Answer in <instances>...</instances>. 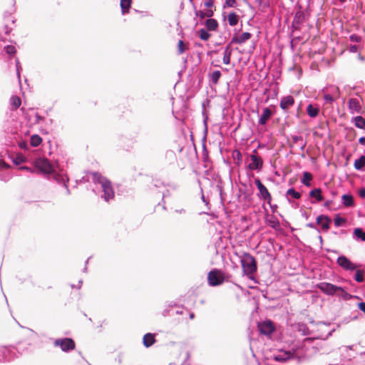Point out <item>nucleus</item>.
Here are the masks:
<instances>
[{
  "instance_id": "39448f33",
  "label": "nucleus",
  "mask_w": 365,
  "mask_h": 365,
  "mask_svg": "<svg viewBox=\"0 0 365 365\" xmlns=\"http://www.w3.org/2000/svg\"><path fill=\"white\" fill-rule=\"evenodd\" d=\"M53 344L64 352H68L75 349V342L70 338L57 339Z\"/></svg>"
},
{
  "instance_id": "4c0bfd02",
  "label": "nucleus",
  "mask_w": 365,
  "mask_h": 365,
  "mask_svg": "<svg viewBox=\"0 0 365 365\" xmlns=\"http://www.w3.org/2000/svg\"><path fill=\"white\" fill-rule=\"evenodd\" d=\"M200 38L203 41H207L210 36V34L205 29H201L198 31Z\"/></svg>"
},
{
  "instance_id": "4be33fe9",
  "label": "nucleus",
  "mask_w": 365,
  "mask_h": 365,
  "mask_svg": "<svg viewBox=\"0 0 365 365\" xmlns=\"http://www.w3.org/2000/svg\"><path fill=\"white\" fill-rule=\"evenodd\" d=\"M309 196L315 198L317 202H321L324 200L320 188H314L309 192Z\"/></svg>"
},
{
  "instance_id": "cd10ccee",
  "label": "nucleus",
  "mask_w": 365,
  "mask_h": 365,
  "mask_svg": "<svg viewBox=\"0 0 365 365\" xmlns=\"http://www.w3.org/2000/svg\"><path fill=\"white\" fill-rule=\"evenodd\" d=\"M353 121L354 122V125L356 128L360 129L365 128V119L360 115L356 116L353 118Z\"/></svg>"
},
{
  "instance_id": "7c9ffc66",
  "label": "nucleus",
  "mask_w": 365,
  "mask_h": 365,
  "mask_svg": "<svg viewBox=\"0 0 365 365\" xmlns=\"http://www.w3.org/2000/svg\"><path fill=\"white\" fill-rule=\"evenodd\" d=\"M312 175L309 172H304L302 179V182L307 187L311 186L310 181L312 180Z\"/></svg>"
},
{
  "instance_id": "774afa93",
  "label": "nucleus",
  "mask_w": 365,
  "mask_h": 365,
  "mask_svg": "<svg viewBox=\"0 0 365 365\" xmlns=\"http://www.w3.org/2000/svg\"><path fill=\"white\" fill-rule=\"evenodd\" d=\"M168 314H169V310H168V309H165V310L163 311V315L164 317H166V316H168Z\"/></svg>"
},
{
  "instance_id": "9d476101",
  "label": "nucleus",
  "mask_w": 365,
  "mask_h": 365,
  "mask_svg": "<svg viewBox=\"0 0 365 365\" xmlns=\"http://www.w3.org/2000/svg\"><path fill=\"white\" fill-rule=\"evenodd\" d=\"M36 167L44 173H51L53 170L52 165L46 158L38 159L36 161Z\"/></svg>"
},
{
  "instance_id": "2f4dec72",
  "label": "nucleus",
  "mask_w": 365,
  "mask_h": 365,
  "mask_svg": "<svg viewBox=\"0 0 365 365\" xmlns=\"http://www.w3.org/2000/svg\"><path fill=\"white\" fill-rule=\"evenodd\" d=\"M21 98L17 96H12L10 98V104L12 106L14 110L19 108L21 106Z\"/></svg>"
},
{
  "instance_id": "c756f323",
  "label": "nucleus",
  "mask_w": 365,
  "mask_h": 365,
  "mask_svg": "<svg viewBox=\"0 0 365 365\" xmlns=\"http://www.w3.org/2000/svg\"><path fill=\"white\" fill-rule=\"evenodd\" d=\"M221 72L220 71H215L210 75V81L212 84H217L220 78L221 77Z\"/></svg>"
},
{
  "instance_id": "1a4fd4ad",
  "label": "nucleus",
  "mask_w": 365,
  "mask_h": 365,
  "mask_svg": "<svg viewBox=\"0 0 365 365\" xmlns=\"http://www.w3.org/2000/svg\"><path fill=\"white\" fill-rule=\"evenodd\" d=\"M337 264L345 270L354 271L356 265L344 255L339 256L336 259Z\"/></svg>"
},
{
  "instance_id": "13d9d810",
  "label": "nucleus",
  "mask_w": 365,
  "mask_h": 365,
  "mask_svg": "<svg viewBox=\"0 0 365 365\" xmlns=\"http://www.w3.org/2000/svg\"><path fill=\"white\" fill-rule=\"evenodd\" d=\"M359 195L361 198H365V187H363L359 190Z\"/></svg>"
},
{
  "instance_id": "de8ad7c7",
  "label": "nucleus",
  "mask_w": 365,
  "mask_h": 365,
  "mask_svg": "<svg viewBox=\"0 0 365 365\" xmlns=\"http://www.w3.org/2000/svg\"><path fill=\"white\" fill-rule=\"evenodd\" d=\"M350 40L353 42H359L361 41V37L356 34H352L350 36Z\"/></svg>"
},
{
  "instance_id": "dca6fc26",
  "label": "nucleus",
  "mask_w": 365,
  "mask_h": 365,
  "mask_svg": "<svg viewBox=\"0 0 365 365\" xmlns=\"http://www.w3.org/2000/svg\"><path fill=\"white\" fill-rule=\"evenodd\" d=\"M272 115V111L269 108H264L262 110V113L259 117V124L260 125H265L267 122V120L270 118V117Z\"/></svg>"
},
{
  "instance_id": "20e7f679",
  "label": "nucleus",
  "mask_w": 365,
  "mask_h": 365,
  "mask_svg": "<svg viewBox=\"0 0 365 365\" xmlns=\"http://www.w3.org/2000/svg\"><path fill=\"white\" fill-rule=\"evenodd\" d=\"M207 280L210 286L216 287L224 282V277L220 270L213 269L208 273Z\"/></svg>"
},
{
  "instance_id": "a18cd8bd",
  "label": "nucleus",
  "mask_w": 365,
  "mask_h": 365,
  "mask_svg": "<svg viewBox=\"0 0 365 365\" xmlns=\"http://www.w3.org/2000/svg\"><path fill=\"white\" fill-rule=\"evenodd\" d=\"M195 14L196 16L200 17L201 19H203L205 17V12L201 10H196L195 11Z\"/></svg>"
},
{
  "instance_id": "0eeeda50",
  "label": "nucleus",
  "mask_w": 365,
  "mask_h": 365,
  "mask_svg": "<svg viewBox=\"0 0 365 365\" xmlns=\"http://www.w3.org/2000/svg\"><path fill=\"white\" fill-rule=\"evenodd\" d=\"M15 349L13 347H0V363L12 360L15 356Z\"/></svg>"
},
{
  "instance_id": "6ab92c4d",
  "label": "nucleus",
  "mask_w": 365,
  "mask_h": 365,
  "mask_svg": "<svg viewBox=\"0 0 365 365\" xmlns=\"http://www.w3.org/2000/svg\"><path fill=\"white\" fill-rule=\"evenodd\" d=\"M339 289H337L336 293L334 295H336L338 297L342 299L343 300H349L351 298L354 297L351 294L348 293L344 288L341 287H339Z\"/></svg>"
},
{
  "instance_id": "5fc2aeb1",
  "label": "nucleus",
  "mask_w": 365,
  "mask_h": 365,
  "mask_svg": "<svg viewBox=\"0 0 365 365\" xmlns=\"http://www.w3.org/2000/svg\"><path fill=\"white\" fill-rule=\"evenodd\" d=\"M358 50V46L356 45H351L349 47V51L351 53H356Z\"/></svg>"
},
{
  "instance_id": "052dcab7",
  "label": "nucleus",
  "mask_w": 365,
  "mask_h": 365,
  "mask_svg": "<svg viewBox=\"0 0 365 365\" xmlns=\"http://www.w3.org/2000/svg\"><path fill=\"white\" fill-rule=\"evenodd\" d=\"M16 71H17V76H18L19 78H20L19 62L18 60H16Z\"/></svg>"
},
{
  "instance_id": "a19ab883",
  "label": "nucleus",
  "mask_w": 365,
  "mask_h": 365,
  "mask_svg": "<svg viewBox=\"0 0 365 365\" xmlns=\"http://www.w3.org/2000/svg\"><path fill=\"white\" fill-rule=\"evenodd\" d=\"M4 49L6 51V53L9 55L14 54L16 52V49L15 46L13 45L6 46H4Z\"/></svg>"
},
{
  "instance_id": "a211bd4d",
  "label": "nucleus",
  "mask_w": 365,
  "mask_h": 365,
  "mask_svg": "<svg viewBox=\"0 0 365 365\" xmlns=\"http://www.w3.org/2000/svg\"><path fill=\"white\" fill-rule=\"evenodd\" d=\"M353 238L356 241L365 242V232L362 228H355L353 232Z\"/></svg>"
},
{
  "instance_id": "f704fd0d",
  "label": "nucleus",
  "mask_w": 365,
  "mask_h": 365,
  "mask_svg": "<svg viewBox=\"0 0 365 365\" xmlns=\"http://www.w3.org/2000/svg\"><path fill=\"white\" fill-rule=\"evenodd\" d=\"M287 195L291 196L294 199H299L301 197V194L296 191L294 188H289L287 191Z\"/></svg>"
},
{
  "instance_id": "37998d69",
  "label": "nucleus",
  "mask_w": 365,
  "mask_h": 365,
  "mask_svg": "<svg viewBox=\"0 0 365 365\" xmlns=\"http://www.w3.org/2000/svg\"><path fill=\"white\" fill-rule=\"evenodd\" d=\"M324 100L326 101V103H330V104L332 103L334 101V98L330 94H324Z\"/></svg>"
},
{
  "instance_id": "6e6d98bb",
  "label": "nucleus",
  "mask_w": 365,
  "mask_h": 365,
  "mask_svg": "<svg viewBox=\"0 0 365 365\" xmlns=\"http://www.w3.org/2000/svg\"><path fill=\"white\" fill-rule=\"evenodd\" d=\"M307 227L310 228L315 229L318 232H319V228L317 227L316 225L314 223L310 222L307 225Z\"/></svg>"
},
{
  "instance_id": "2eb2a0df",
  "label": "nucleus",
  "mask_w": 365,
  "mask_h": 365,
  "mask_svg": "<svg viewBox=\"0 0 365 365\" xmlns=\"http://www.w3.org/2000/svg\"><path fill=\"white\" fill-rule=\"evenodd\" d=\"M294 99L292 96H286L282 98L279 103L280 108L285 110H287L290 106L294 105Z\"/></svg>"
},
{
  "instance_id": "393cba45",
  "label": "nucleus",
  "mask_w": 365,
  "mask_h": 365,
  "mask_svg": "<svg viewBox=\"0 0 365 365\" xmlns=\"http://www.w3.org/2000/svg\"><path fill=\"white\" fill-rule=\"evenodd\" d=\"M231 55H232V50L230 48V43L225 48V51H224L223 63L225 64H226V65L230 64Z\"/></svg>"
},
{
  "instance_id": "4d7b16f0",
  "label": "nucleus",
  "mask_w": 365,
  "mask_h": 365,
  "mask_svg": "<svg viewBox=\"0 0 365 365\" xmlns=\"http://www.w3.org/2000/svg\"><path fill=\"white\" fill-rule=\"evenodd\" d=\"M13 161L16 165H19L20 163H21L23 162V159L21 157H19V158H15Z\"/></svg>"
},
{
  "instance_id": "c03bdc74",
  "label": "nucleus",
  "mask_w": 365,
  "mask_h": 365,
  "mask_svg": "<svg viewBox=\"0 0 365 365\" xmlns=\"http://www.w3.org/2000/svg\"><path fill=\"white\" fill-rule=\"evenodd\" d=\"M44 119H45L44 117L40 115L38 113H36V115H35V122H34V123L38 124L41 121L44 120Z\"/></svg>"
},
{
  "instance_id": "f03ea898",
  "label": "nucleus",
  "mask_w": 365,
  "mask_h": 365,
  "mask_svg": "<svg viewBox=\"0 0 365 365\" xmlns=\"http://www.w3.org/2000/svg\"><path fill=\"white\" fill-rule=\"evenodd\" d=\"M272 358L274 361L281 363L291 359H297L300 362L305 358V351L303 346H298L292 348L291 350H278L273 354Z\"/></svg>"
},
{
  "instance_id": "58836bf2",
  "label": "nucleus",
  "mask_w": 365,
  "mask_h": 365,
  "mask_svg": "<svg viewBox=\"0 0 365 365\" xmlns=\"http://www.w3.org/2000/svg\"><path fill=\"white\" fill-rule=\"evenodd\" d=\"M330 222L331 219L328 216H327V219H324V221H322V224L320 225L322 229L324 231H327L329 229Z\"/></svg>"
},
{
  "instance_id": "9b49d317",
  "label": "nucleus",
  "mask_w": 365,
  "mask_h": 365,
  "mask_svg": "<svg viewBox=\"0 0 365 365\" xmlns=\"http://www.w3.org/2000/svg\"><path fill=\"white\" fill-rule=\"evenodd\" d=\"M258 328L260 333L264 335H269L274 330L273 323L270 320L259 322L258 324Z\"/></svg>"
},
{
  "instance_id": "aec40b11",
  "label": "nucleus",
  "mask_w": 365,
  "mask_h": 365,
  "mask_svg": "<svg viewBox=\"0 0 365 365\" xmlns=\"http://www.w3.org/2000/svg\"><path fill=\"white\" fill-rule=\"evenodd\" d=\"M55 178L58 183L63 184V186L64 187V188L66 190V194L67 195H69L71 194V192H70V190L68 186V178H64L63 176H60L58 175H56Z\"/></svg>"
},
{
  "instance_id": "bf43d9fd",
  "label": "nucleus",
  "mask_w": 365,
  "mask_h": 365,
  "mask_svg": "<svg viewBox=\"0 0 365 365\" xmlns=\"http://www.w3.org/2000/svg\"><path fill=\"white\" fill-rule=\"evenodd\" d=\"M19 147L22 149H27V144L25 142H21L19 143Z\"/></svg>"
},
{
  "instance_id": "8fccbe9b",
  "label": "nucleus",
  "mask_w": 365,
  "mask_h": 365,
  "mask_svg": "<svg viewBox=\"0 0 365 365\" xmlns=\"http://www.w3.org/2000/svg\"><path fill=\"white\" fill-rule=\"evenodd\" d=\"M205 17L207 16V17H208V18H210H210L213 16L214 12H213V11H212V10H211V9H208V10H207V11L205 12Z\"/></svg>"
},
{
  "instance_id": "4468645a",
  "label": "nucleus",
  "mask_w": 365,
  "mask_h": 365,
  "mask_svg": "<svg viewBox=\"0 0 365 365\" xmlns=\"http://www.w3.org/2000/svg\"><path fill=\"white\" fill-rule=\"evenodd\" d=\"M251 38V34L249 32H244L240 36H235L232 38L231 43L242 44Z\"/></svg>"
},
{
  "instance_id": "864d4df0",
  "label": "nucleus",
  "mask_w": 365,
  "mask_h": 365,
  "mask_svg": "<svg viewBox=\"0 0 365 365\" xmlns=\"http://www.w3.org/2000/svg\"><path fill=\"white\" fill-rule=\"evenodd\" d=\"M214 5V1L213 0H207L205 2V6L206 7H212V6Z\"/></svg>"
},
{
  "instance_id": "3c124183",
  "label": "nucleus",
  "mask_w": 365,
  "mask_h": 365,
  "mask_svg": "<svg viewBox=\"0 0 365 365\" xmlns=\"http://www.w3.org/2000/svg\"><path fill=\"white\" fill-rule=\"evenodd\" d=\"M174 212L179 215H185L186 213V210L183 208L175 209Z\"/></svg>"
},
{
  "instance_id": "79ce46f5",
  "label": "nucleus",
  "mask_w": 365,
  "mask_h": 365,
  "mask_svg": "<svg viewBox=\"0 0 365 365\" xmlns=\"http://www.w3.org/2000/svg\"><path fill=\"white\" fill-rule=\"evenodd\" d=\"M334 225L336 227H339L341 226L343 223L345 222V220L344 218L339 216V215H336L334 219Z\"/></svg>"
},
{
  "instance_id": "e2e57ef3",
  "label": "nucleus",
  "mask_w": 365,
  "mask_h": 365,
  "mask_svg": "<svg viewBox=\"0 0 365 365\" xmlns=\"http://www.w3.org/2000/svg\"><path fill=\"white\" fill-rule=\"evenodd\" d=\"M331 204V200H327V201L324 202V206L325 207H329Z\"/></svg>"
},
{
  "instance_id": "338daca9",
  "label": "nucleus",
  "mask_w": 365,
  "mask_h": 365,
  "mask_svg": "<svg viewBox=\"0 0 365 365\" xmlns=\"http://www.w3.org/2000/svg\"><path fill=\"white\" fill-rule=\"evenodd\" d=\"M90 257L87 259V260L86 261V264H85V267L83 269V272H87V264L88 263V260H89Z\"/></svg>"
},
{
  "instance_id": "49530a36",
  "label": "nucleus",
  "mask_w": 365,
  "mask_h": 365,
  "mask_svg": "<svg viewBox=\"0 0 365 365\" xmlns=\"http://www.w3.org/2000/svg\"><path fill=\"white\" fill-rule=\"evenodd\" d=\"M324 219H327V215H319L317 217V222H316L317 224L320 225L322 224V222L324 221Z\"/></svg>"
},
{
  "instance_id": "f257e3e1",
  "label": "nucleus",
  "mask_w": 365,
  "mask_h": 365,
  "mask_svg": "<svg viewBox=\"0 0 365 365\" xmlns=\"http://www.w3.org/2000/svg\"><path fill=\"white\" fill-rule=\"evenodd\" d=\"M91 179L93 182L96 185V188L101 189L103 192L101 195L102 199L108 202L114 198L115 192L110 180L98 172L92 173Z\"/></svg>"
},
{
  "instance_id": "bb28decb",
  "label": "nucleus",
  "mask_w": 365,
  "mask_h": 365,
  "mask_svg": "<svg viewBox=\"0 0 365 365\" xmlns=\"http://www.w3.org/2000/svg\"><path fill=\"white\" fill-rule=\"evenodd\" d=\"M292 140L294 143L300 145V150L304 151L307 145L306 141L304 140L303 137L301 135H292Z\"/></svg>"
},
{
  "instance_id": "680f3d73",
  "label": "nucleus",
  "mask_w": 365,
  "mask_h": 365,
  "mask_svg": "<svg viewBox=\"0 0 365 365\" xmlns=\"http://www.w3.org/2000/svg\"><path fill=\"white\" fill-rule=\"evenodd\" d=\"M83 283V280L81 279L79 280L78 283V286L77 287H75L74 285H71V287L72 288H74V287H76L77 289H80L81 287V284Z\"/></svg>"
},
{
  "instance_id": "412c9836",
  "label": "nucleus",
  "mask_w": 365,
  "mask_h": 365,
  "mask_svg": "<svg viewBox=\"0 0 365 365\" xmlns=\"http://www.w3.org/2000/svg\"><path fill=\"white\" fill-rule=\"evenodd\" d=\"M342 204L345 207H351L354 204V197L351 195L344 194L341 197Z\"/></svg>"
},
{
  "instance_id": "423d86ee",
  "label": "nucleus",
  "mask_w": 365,
  "mask_h": 365,
  "mask_svg": "<svg viewBox=\"0 0 365 365\" xmlns=\"http://www.w3.org/2000/svg\"><path fill=\"white\" fill-rule=\"evenodd\" d=\"M316 287L324 294L329 296H334L337 289H339V286L325 282L318 283Z\"/></svg>"
},
{
  "instance_id": "09e8293b",
  "label": "nucleus",
  "mask_w": 365,
  "mask_h": 365,
  "mask_svg": "<svg viewBox=\"0 0 365 365\" xmlns=\"http://www.w3.org/2000/svg\"><path fill=\"white\" fill-rule=\"evenodd\" d=\"M236 3L235 0H225V4L229 7H233Z\"/></svg>"
},
{
  "instance_id": "f3484780",
  "label": "nucleus",
  "mask_w": 365,
  "mask_h": 365,
  "mask_svg": "<svg viewBox=\"0 0 365 365\" xmlns=\"http://www.w3.org/2000/svg\"><path fill=\"white\" fill-rule=\"evenodd\" d=\"M155 342V334L147 333L144 335L143 339V345L148 348Z\"/></svg>"
},
{
  "instance_id": "72a5a7b5",
  "label": "nucleus",
  "mask_w": 365,
  "mask_h": 365,
  "mask_svg": "<svg viewBox=\"0 0 365 365\" xmlns=\"http://www.w3.org/2000/svg\"><path fill=\"white\" fill-rule=\"evenodd\" d=\"M229 24L232 26H234L238 23V16L234 13H230L227 16Z\"/></svg>"
},
{
  "instance_id": "603ef678",
  "label": "nucleus",
  "mask_w": 365,
  "mask_h": 365,
  "mask_svg": "<svg viewBox=\"0 0 365 365\" xmlns=\"http://www.w3.org/2000/svg\"><path fill=\"white\" fill-rule=\"evenodd\" d=\"M359 309L365 314V302H360L358 304Z\"/></svg>"
},
{
  "instance_id": "473e14b6",
  "label": "nucleus",
  "mask_w": 365,
  "mask_h": 365,
  "mask_svg": "<svg viewBox=\"0 0 365 365\" xmlns=\"http://www.w3.org/2000/svg\"><path fill=\"white\" fill-rule=\"evenodd\" d=\"M42 142V138L38 135H33L30 139V143L33 147L38 146Z\"/></svg>"
},
{
  "instance_id": "6e6552de",
  "label": "nucleus",
  "mask_w": 365,
  "mask_h": 365,
  "mask_svg": "<svg viewBox=\"0 0 365 365\" xmlns=\"http://www.w3.org/2000/svg\"><path fill=\"white\" fill-rule=\"evenodd\" d=\"M255 182L259 191V197L264 201L267 202V203L270 204L272 197L267 188L262 183L260 180L258 178L255 179Z\"/></svg>"
},
{
  "instance_id": "a878e982",
  "label": "nucleus",
  "mask_w": 365,
  "mask_h": 365,
  "mask_svg": "<svg viewBox=\"0 0 365 365\" xmlns=\"http://www.w3.org/2000/svg\"><path fill=\"white\" fill-rule=\"evenodd\" d=\"M205 24L207 29L209 31H215L218 26L217 21L215 19H212V18L206 20Z\"/></svg>"
},
{
  "instance_id": "7ed1b4c3",
  "label": "nucleus",
  "mask_w": 365,
  "mask_h": 365,
  "mask_svg": "<svg viewBox=\"0 0 365 365\" xmlns=\"http://www.w3.org/2000/svg\"><path fill=\"white\" fill-rule=\"evenodd\" d=\"M240 258L243 272L245 275L249 276L257 271V261L251 254L243 252L242 255L240 256Z\"/></svg>"
},
{
  "instance_id": "5701e85b",
  "label": "nucleus",
  "mask_w": 365,
  "mask_h": 365,
  "mask_svg": "<svg viewBox=\"0 0 365 365\" xmlns=\"http://www.w3.org/2000/svg\"><path fill=\"white\" fill-rule=\"evenodd\" d=\"M132 0H120V6L121 9L122 14H125L129 12L131 6Z\"/></svg>"
},
{
  "instance_id": "ea45409f",
  "label": "nucleus",
  "mask_w": 365,
  "mask_h": 365,
  "mask_svg": "<svg viewBox=\"0 0 365 365\" xmlns=\"http://www.w3.org/2000/svg\"><path fill=\"white\" fill-rule=\"evenodd\" d=\"M187 48V45H185L183 42V41L180 40L178 41V51L179 54H182L185 51V50Z\"/></svg>"
},
{
  "instance_id": "c9c22d12",
  "label": "nucleus",
  "mask_w": 365,
  "mask_h": 365,
  "mask_svg": "<svg viewBox=\"0 0 365 365\" xmlns=\"http://www.w3.org/2000/svg\"><path fill=\"white\" fill-rule=\"evenodd\" d=\"M364 272L363 270H361V269L356 270L355 276H354V279L357 282H363L364 281Z\"/></svg>"
},
{
  "instance_id": "ddd939ff",
  "label": "nucleus",
  "mask_w": 365,
  "mask_h": 365,
  "mask_svg": "<svg viewBox=\"0 0 365 365\" xmlns=\"http://www.w3.org/2000/svg\"><path fill=\"white\" fill-rule=\"evenodd\" d=\"M349 110L351 113H359L361 110V107L359 101L357 98H351L349 100Z\"/></svg>"
},
{
  "instance_id": "69168bd1",
  "label": "nucleus",
  "mask_w": 365,
  "mask_h": 365,
  "mask_svg": "<svg viewBox=\"0 0 365 365\" xmlns=\"http://www.w3.org/2000/svg\"><path fill=\"white\" fill-rule=\"evenodd\" d=\"M166 154H167V155H170V156H173V157H175V153L172 150H168Z\"/></svg>"
},
{
  "instance_id": "0e129e2a",
  "label": "nucleus",
  "mask_w": 365,
  "mask_h": 365,
  "mask_svg": "<svg viewBox=\"0 0 365 365\" xmlns=\"http://www.w3.org/2000/svg\"><path fill=\"white\" fill-rule=\"evenodd\" d=\"M359 142L360 144L361 145H365V137H361L359 139Z\"/></svg>"
},
{
  "instance_id": "e433bc0d",
  "label": "nucleus",
  "mask_w": 365,
  "mask_h": 365,
  "mask_svg": "<svg viewBox=\"0 0 365 365\" xmlns=\"http://www.w3.org/2000/svg\"><path fill=\"white\" fill-rule=\"evenodd\" d=\"M256 4L261 8L262 10L267 8L269 5V0H255Z\"/></svg>"
},
{
  "instance_id": "b1692460",
  "label": "nucleus",
  "mask_w": 365,
  "mask_h": 365,
  "mask_svg": "<svg viewBox=\"0 0 365 365\" xmlns=\"http://www.w3.org/2000/svg\"><path fill=\"white\" fill-rule=\"evenodd\" d=\"M307 112L309 117L316 118L319 113V108L314 107L312 104H309L307 107Z\"/></svg>"
},
{
  "instance_id": "f8f14e48",
  "label": "nucleus",
  "mask_w": 365,
  "mask_h": 365,
  "mask_svg": "<svg viewBox=\"0 0 365 365\" xmlns=\"http://www.w3.org/2000/svg\"><path fill=\"white\" fill-rule=\"evenodd\" d=\"M250 159L252 163L248 165L250 170H255L261 169L263 165V160L261 157L256 155H251Z\"/></svg>"
},
{
  "instance_id": "c85d7f7f",
  "label": "nucleus",
  "mask_w": 365,
  "mask_h": 365,
  "mask_svg": "<svg viewBox=\"0 0 365 365\" xmlns=\"http://www.w3.org/2000/svg\"><path fill=\"white\" fill-rule=\"evenodd\" d=\"M365 165V156L361 155L359 158L354 161V168L357 170H361Z\"/></svg>"
}]
</instances>
